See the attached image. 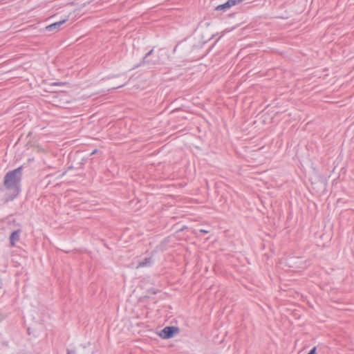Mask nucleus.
Returning a JSON list of instances; mask_svg holds the SVG:
<instances>
[{
	"mask_svg": "<svg viewBox=\"0 0 354 354\" xmlns=\"http://www.w3.org/2000/svg\"><path fill=\"white\" fill-rule=\"evenodd\" d=\"M82 349V351L81 352V354H92L93 353V349H91V348L83 346Z\"/></svg>",
	"mask_w": 354,
	"mask_h": 354,
	"instance_id": "nucleus-7",
	"label": "nucleus"
},
{
	"mask_svg": "<svg viewBox=\"0 0 354 354\" xmlns=\"http://www.w3.org/2000/svg\"><path fill=\"white\" fill-rule=\"evenodd\" d=\"M21 175V167L10 171L5 175L3 186L0 187V193L7 192L5 194L6 202L13 200L19 194Z\"/></svg>",
	"mask_w": 354,
	"mask_h": 354,
	"instance_id": "nucleus-1",
	"label": "nucleus"
},
{
	"mask_svg": "<svg viewBox=\"0 0 354 354\" xmlns=\"http://www.w3.org/2000/svg\"><path fill=\"white\" fill-rule=\"evenodd\" d=\"M177 330V329L173 326H167V327H165L162 330V335L164 338H170L171 337H173L174 335V332H176Z\"/></svg>",
	"mask_w": 354,
	"mask_h": 354,
	"instance_id": "nucleus-2",
	"label": "nucleus"
},
{
	"mask_svg": "<svg viewBox=\"0 0 354 354\" xmlns=\"http://www.w3.org/2000/svg\"><path fill=\"white\" fill-rule=\"evenodd\" d=\"M200 232H202V233H204V234H207L209 232V231L203 230V229H201L200 230Z\"/></svg>",
	"mask_w": 354,
	"mask_h": 354,
	"instance_id": "nucleus-9",
	"label": "nucleus"
},
{
	"mask_svg": "<svg viewBox=\"0 0 354 354\" xmlns=\"http://www.w3.org/2000/svg\"><path fill=\"white\" fill-rule=\"evenodd\" d=\"M21 231L19 230L12 232L10 236V245L14 246L15 243L19 241L20 237Z\"/></svg>",
	"mask_w": 354,
	"mask_h": 354,
	"instance_id": "nucleus-3",
	"label": "nucleus"
},
{
	"mask_svg": "<svg viewBox=\"0 0 354 354\" xmlns=\"http://www.w3.org/2000/svg\"><path fill=\"white\" fill-rule=\"evenodd\" d=\"M316 347H314L308 354H315Z\"/></svg>",
	"mask_w": 354,
	"mask_h": 354,
	"instance_id": "nucleus-8",
	"label": "nucleus"
},
{
	"mask_svg": "<svg viewBox=\"0 0 354 354\" xmlns=\"http://www.w3.org/2000/svg\"><path fill=\"white\" fill-rule=\"evenodd\" d=\"M68 354H75V351L73 350L68 351Z\"/></svg>",
	"mask_w": 354,
	"mask_h": 354,
	"instance_id": "nucleus-10",
	"label": "nucleus"
},
{
	"mask_svg": "<svg viewBox=\"0 0 354 354\" xmlns=\"http://www.w3.org/2000/svg\"><path fill=\"white\" fill-rule=\"evenodd\" d=\"M66 20H62L58 22L53 23L48 26H46V30L48 31H57L59 30L62 24L65 23Z\"/></svg>",
	"mask_w": 354,
	"mask_h": 354,
	"instance_id": "nucleus-4",
	"label": "nucleus"
},
{
	"mask_svg": "<svg viewBox=\"0 0 354 354\" xmlns=\"http://www.w3.org/2000/svg\"><path fill=\"white\" fill-rule=\"evenodd\" d=\"M153 50H151L149 53H147L146 54V55L144 57L143 59H142V64H156L158 63V61L157 60H150L148 59V57L152 55Z\"/></svg>",
	"mask_w": 354,
	"mask_h": 354,
	"instance_id": "nucleus-5",
	"label": "nucleus"
},
{
	"mask_svg": "<svg viewBox=\"0 0 354 354\" xmlns=\"http://www.w3.org/2000/svg\"><path fill=\"white\" fill-rule=\"evenodd\" d=\"M151 263V259L150 258H146L144 261H140L137 268H141V267H144V266H146L147 265H149Z\"/></svg>",
	"mask_w": 354,
	"mask_h": 354,
	"instance_id": "nucleus-6",
	"label": "nucleus"
}]
</instances>
